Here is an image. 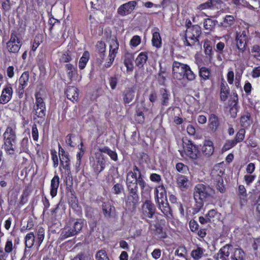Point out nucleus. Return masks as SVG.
I'll return each mask as SVG.
<instances>
[{"label":"nucleus","instance_id":"nucleus-1","mask_svg":"<svg viewBox=\"0 0 260 260\" xmlns=\"http://www.w3.org/2000/svg\"><path fill=\"white\" fill-rule=\"evenodd\" d=\"M125 182L127 191L125 206L128 210L134 211L140 200L138 185L141 188L142 194L144 190H148L150 187L145 181L141 170L136 165L133 167V171L127 173Z\"/></svg>","mask_w":260,"mask_h":260},{"label":"nucleus","instance_id":"nucleus-2","mask_svg":"<svg viewBox=\"0 0 260 260\" xmlns=\"http://www.w3.org/2000/svg\"><path fill=\"white\" fill-rule=\"evenodd\" d=\"M16 129L15 125L8 126L3 134V148L8 155H13L15 153L17 142Z\"/></svg>","mask_w":260,"mask_h":260},{"label":"nucleus","instance_id":"nucleus-3","mask_svg":"<svg viewBox=\"0 0 260 260\" xmlns=\"http://www.w3.org/2000/svg\"><path fill=\"white\" fill-rule=\"evenodd\" d=\"M84 223L83 219L70 218L61 231V238L65 239L77 235L82 230Z\"/></svg>","mask_w":260,"mask_h":260},{"label":"nucleus","instance_id":"nucleus-4","mask_svg":"<svg viewBox=\"0 0 260 260\" xmlns=\"http://www.w3.org/2000/svg\"><path fill=\"white\" fill-rule=\"evenodd\" d=\"M172 74L173 78L178 80L185 78L189 81H192L196 78L195 74L188 65L177 61L173 62Z\"/></svg>","mask_w":260,"mask_h":260},{"label":"nucleus","instance_id":"nucleus-5","mask_svg":"<svg viewBox=\"0 0 260 260\" xmlns=\"http://www.w3.org/2000/svg\"><path fill=\"white\" fill-rule=\"evenodd\" d=\"M35 101L32 109L34 114V119H40L44 120L46 115V106L45 98L40 91H37L35 93Z\"/></svg>","mask_w":260,"mask_h":260},{"label":"nucleus","instance_id":"nucleus-6","mask_svg":"<svg viewBox=\"0 0 260 260\" xmlns=\"http://www.w3.org/2000/svg\"><path fill=\"white\" fill-rule=\"evenodd\" d=\"M201 27L198 25H193L188 27L184 38L182 39L185 46H192L196 42H199V38L201 35Z\"/></svg>","mask_w":260,"mask_h":260},{"label":"nucleus","instance_id":"nucleus-7","mask_svg":"<svg viewBox=\"0 0 260 260\" xmlns=\"http://www.w3.org/2000/svg\"><path fill=\"white\" fill-rule=\"evenodd\" d=\"M45 231L44 228L42 226H38L36 231L37 236L36 240L35 236L33 232H30L27 234L24 238L25 247L30 248L35 244L38 247H40L45 238Z\"/></svg>","mask_w":260,"mask_h":260},{"label":"nucleus","instance_id":"nucleus-8","mask_svg":"<svg viewBox=\"0 0 260 260\" xmlns=\"http://www.w3.org/2000/svg\"><path fill=\"white\" fill-rule=\"evenodd\" d=\"M214 193V190L209 185L198 184L194 188L193 198L194 200L202 199L206 201L211 198Z\"/></svg>","mask_w":260,"mask_h":260},{"label":"nucleus","instance_id":"nucleus-9","mask_svg":"<svg viewBox=\"0 0 260 260\" xmlns=\"http://www.w3.org/2000/svg\"><path fill=\"white\" fill-rule=\"evenodd\" d=\"M68 203L75 213L79 217L82 215L81 207L79 205L78 199L72 186H68L66 188Z\"/></svg>","mask_w":260,"mask_h":260},{"label":"nucleus","instance_id":"nucleus-10","mask_svg":"<svg viewBox=\"0 0 260 260\" xmlns=\"http://www.w3.org/2000/svg\"><path fill=\"white\" fill-rule=\"evenodd\" d=\"M22 43L19 37V34L15 30H12L10 34V38L6 43V48L10 53L17 54L21 46Z\"/></svg>","mask_w":260,"mask_h":260},{"label":"nucleus","instance_id":"nucleus-11","mask_svg":"<svg viewBox=\"0 0 260 260\" xmlns=\"http://www.w3.org/2000/svg\"><path fill=\"white\" fill-rule=\"evenodd\" d=\"M29 74L28 71L24 72L19 79L15 82V92L19 99H22L25 92V88L28 85Z\"/></svg>","mask_w":260,"mask_h":260},{"label":"nucleus","instance_id":"nucleus-12","mask_svg":"<svg viewBox=\"0 0 260 260\" xmlns=\"http://www.w3.org/2000/svg\"><path fill=\"white\" fill-rule=\"evenodd\" d=\"M236 47L239 53H244L246 50V47L248 42V36L246 30H242L236 32L235 38Z\"/></svg>","mask_w":260,"mask_h":260},{"label":"nucleus","instance_id":"nucleus-13","mask_svg":"<svg viewBox=\"0 0 260 260\" xmlns=\"http://www.w3.org/2000/svg\"><path fill=\"white\" fill-rule=\"evenodd\" d=\"M156 212V207L152 202L148 199L142 204L141 213L143 219L152 218Z\"/></svg>","mask_w":260,"mask_h":260},{"label":"nucleus","instance_id":"nucleus-14","mask_svg":"<svg viewBox=\"0 0 260 260\" xmlns=\"http://www.w3.org/2000/svg\"><path fill=\"white\" fill-rule=\"evenodd\" d=\"M184 148L185 154L190 158L196 159L198 157L200 153L198 146L193 144L192 141L188 140L187 142L185 143Z\"/></svg>","mask_w":260,"mask_h":260},{"label":"nucleus","instance_id":"nucleus-15","mask_svg":"<svg viewBox=\"0 0 260 260\" xmlns=\"http://www.w3.org/2000/svg\"><path fill=\"white\" fill-rule=\"evenodd\" d=\"M149 111V109L145 105H137L135 108L134 119L138 124H143L145 120V113Z\"/></svg>","mask_w":260,"mask_h":260},{"label":"nucleus","instance_id":"nucleus-16","mask_svg":"<svg viewBox=\"0 0 260 260\" xmlns=\"http://www.w3.org/2000/svg\"><path fill=\"white\" fill-rule=\"evenodd\" d=\"M158 205L159 209L164 214L165 217L168 219H172L173 218L172 210L168 202L167 199L165 200H161L158 202H156Z\"/></svg>","mask_w":260,"mask_h":260},{"label":"nucleus","instance_id":"nucleus-17","mask_svg":"<svg viewBox=\"0 0 260 260\" xmlns=\"http://www.w3.org/2000/svg\"><path fill=\"white\" fill-rule=\"evenodd\" d=\"M123 104L126 105L131 103L135 97V89L134 86L126 87L121 92Z\"/></svg>","mask_w":260,"mask_h":260},{"label":"nucleus","instance_id":"nucleus-18","mask_svg":"<svg viewBox=\"0 0 260 260\" xmlns=\"http://www.w3.org/2000/svg\"><path fill=\"white\" fill-rule=\"evenodd\" d=\"M13 90L11 84L7 85L2 90L0 96V104L8 103L12 98Z\"/></svg>","mask_w":260,"mask_h":260},{"label":"nucleus","instance_id":"nucleus-19","mask_svg":"<svg viewBox=\"0 0 260 260\" xmlns=\"http://www.w3.org/2000/svg\"><path fill=\"white\" fill-rule=\"evenodd\" d=\"M91 167L94 172L99 175L105 168V160L104 158L101 155H98L95 154V158L93 160Z\"/></svg>","mask_w":260,"mask_h":260},{"label":"nucleus","instance_id":"nucleus-20","mask_svg":"<svg viewBox=\"0 0 260 260\" xmlns=\"http://www.w3.org/2000/svg\"><path fill=\"white\" fill-rule=\"evenodd\" d=\"M171 95L170 91L166 88L159 90V100L161 108L167 107L170 104Z\"/></svg>","mask_w":260,"mask_h":260},{"label":"nucleus","instance_id":"nucleus-21","mask_svg":"<svg viewBox=\"0 0 260 260\" xmlns=\"http://www.w3.org/2000/svg\"><path fill=\"white\" fill-rule=\"evenodd\" d=\"M137 5L135 1H129L121 5L118 9V13L121 16L131 13Z\"/></svg>","mask_w":260,"mask_h":260},{"label":"nucleus","instance_id":"nucleus-22","mask_svg":"<svg viewBox=\"0 0 260 260\" xmlns=\"http://www.w3.org/2000/svg\"><path fill=\"white\" fill-rule=\"evenodd\" d=\"M199 76L201 83L212 79L211 70L206 67H199Z\"/></svg>","mask_w":260,"mask_h":260},{"label":"nucleus","instance_id":"nucleus-23","mask_svg":"<svg viewBox=\"0 0 260 260\" xmlns=\"http://www.w3.org/2000/svg\"><path fill=\"white\" fill-rule=\"evenodd\" d=\"M64 68L69 80L71 82L76 80L78 75L77 67L74 66L72 63H66Z\"/></svg>","mask_w":260,"mask_h":260},{"label":"nucleus","instance_id":"nucleus-24","mask_svg":"<svg viewBox=\"0 0 260 260\" xmlns=\"http://www.w3.org/2000/svg\"><path fill=\"white\" fill-rule=\"evenodd\" d=\"M65 93L68 99L73 102H77L79 98V89L75 86H69L67 88Z\"/></svg>","mask_w":260,"mask_h":260},{"label":"nucleus","instance_id":"nucleus-25","mask_svg":"<svg viewBox=\"0 0 260 260\" xmlns=\"http://www.w3.org/2000/svg\"><path fill=\"white\" fill-rule=\"evenodd\" d=\"M203 154L206 156H211L214 151V147L213 142L209 140H205L202 148Z\"/></svg>","mask_w":260,"mask_h":260},{"label":"nucleus","instance_id":"nucleus-26","mask_svg":"<svg viewBox=\"0 0 260 260\" xmlns=\"http://www.w3.org/2000/svg\"><path fill=\"white\" fill-rule=\"evenodd\" d=\"M102 209L104 217L109 219L112 217V213L115 211V207L109 201L104 202L102 205Z\"/></svg>","mask_w":260,"mask_h":260},{"label":"nucleus","instance_id":"nucleus-27","mask_svg":"<svg viewBox=\"0 0 260 260\" xmlns=\"http://www.w3.org/2000/svg\"><path fill=\"white\" fill-rule=\"evenodd\" d=\"M155 201L158 202L161 200L167 199V191L164 185L161 184L157 186L154 189Z\"/></svg>","mask_w":260,"mask_h":260},{"label":"nucleus","instance_id":"nucleus-28","mask_svg":"<svg viewBox=\"0 0 260 260\" xmlns=\"http://www.w3.org/2000/svg\"><path fill=\"white\" fill-rule=\"evenodd\" d=\"M59 183V177L58 175L56 174V173H55V175L51 180L50 193L52 198H54L57 195Z\"/></svg>","mask_w":260,"mask_h":260},{"label":"nucleus","instance_id":"nucleus-29","mask_svg":"<svg viewBox=\"0 0 260 260\" xmlns=\"http://www.w3.org/2000/svg\"><path fill=\"white\" fill-rule=\"evenodd\" d=\"M152 45L153 46L159 48L161 46L162 40L161 38L159 32V29L157 27L154 28L152 30Z\"/></svg>","mask_w":260,"mask_h":260},{"label":"nucleus","instance_id":"nucleus-30","mask_svg":"<svg viewBox=\"0 0 260 260\" xmlns=\"http://www.w3.org/2000/svg\"><path fill=\"white\" fill-rule=\"evenodd\" d=\"M177 186L182 190H186L189 187V180L188 177L183 175H178L176 178Z\"/></svg>","mask_w":260,"mask_h":260},{"label":"nucleus","instance_id":"nucleus-31","mask_svg":"<svg viewBox=\"0 0 260 260\" xmlns=\"http://www.w3.org/2000/svg\"><path fill=\"white\" fill-rule=\"evenodd\" d=\"M230 247V245H225L221 248L218 252L214 256L216 260H228L230 254L229 250Z\"/></svg>","mask_w":260,"mask_h":260},{"label":"nucleus","instance_id":"nucleus-32","mask_svg":"<svg viewBox=\"0 0 260 260\" xmlns=\"http://www.w3.org/2000/svg\"><path fill=\"white\" fill-rule=\"evenodd\" d=\"M209 127L213 132H215L219 125V119L217 115L214 114H211L209 117Z\"/></svg>","mask_w":260,"mask_h":260},{"label":"nucleus","instance_id":"nucleus-33","mask_svg":"<svg viewBox=\"0 0 260 260\" xmlns=\"http://www.w3.org/2000/svg\"><path fill=\"white\" fill-rule=\"evenodd\" d=\"M148 58V52L146 51L141 52L139 53L135 60L136 66L139 68H143L147 62Z\"/></svg>","mask_w":260,"mask_h":260},{"label":"nucleus","instance_id":"nucleus-34","mask_svg":"<svg viewBox=\"0 0 260 260\" xmlns=\"http://www.w3.org/2000/svg\"><path fill=\"white\" fill-rule=\"evenodd\" d=\"M119 49V43L116 38L112 40V44L110 45L109 57L115 58Z\"/></svg>","mask_w":260,"mask_h":260},{"label":"nucleus","instance_id":"nucleus-35","mask_svg":"<svg viewBox=\"0 0 260 260\" xmlns=\"http://www.w3.org/2000/svg\"><path fill=\"white\" fill-rule=\"evenodd\" d=\"M99 151L101 153H104L108 154L110 158L114 161L118 160V155L117 152L115 151L112 150L108 147L104 146L103 147L99 148Z\"/></svg>","mask_w":260,"mask_h":260},{"label":"nucleus","instance_id":"nucleus-36","mask_svg":"<svg viewBox=\"0 0 260 260\" xmlns=\"http://www.w3.org/2000/svg\"><path fill=\"white\" fill-rule=\"evenodd\" d=\"M217 3L218 0H208L206 2L199 5L197 7V9L201 11L207 9H213Z\"/></svg>","mask_w":260,"mask_h":260},{"label":"nucleus","instance_id":"nucleus-37","mask_svg":"<svg viewBox=\"0 0 260 260\" xmlns=\"http://www.w3.org/2000/svg\"><path fill=\"white\" fill-rule=\"evenodd\" d=\"M29 151V138L24 137L20 142L19 153H27Z\"/></svg>","mask_w":260,"mask_h":260},{"label":"nucleus","instance_id":"nucleus-38","mask_svg":"<svg viewBox=\"0 0 260 260\" xmlns=\"http://www.w3.org/2000/svg\"><path fill=\"white\" fill-rule=\"evenodd\" d=\"M205 249L202 247L197 246V248L192 250L190 253L191 256L194 260H199L202 257Z\"/></svg>","mask_w":260,"mask_h":260},{"label":"nucleus","instance_id":"nucleus-39","mask_svg":"<svg viewBox=\"0 0 260 260\" xmlns=\"http://www.w3.org/2000/svg\"><path fill=\"white\" fill-rule=\"evenodd\" d=\"M216 20H213L210 18H206L204 20L203 25L206 30L209 31L213 30L217 23Z\"/></svg>","mask_w":260,"mask_h":260},{"label":"nucleus","instance_id":"nucleus-40","mask_svg":"<svg viewBox=\"0 0 260 260\" xmlns=\"http://www.w3.org/2000/svg\"><path fill=\"white\" fill-rule=\"evenodd\" d=\"M90 58L89 52L88 51H84L82 57L79 62V68L80 70H83L88 62Z\"/></svg>","mask_w":260,"mask_h":260},{"label":"nucleus","instance_id":"nucleus-41","mask_svg":"<svg viewBox=\"0 0 260 260\" xmlns=\"http://www.w3.org/2000/svg\"><path fill=\"white\" fill-rule=\"evenodd\" d=\"M95 48L96 51L100 54V56L103 59L105 56L106 45L104 41H99L96 44Z\"/></svg>","mask_w":260,"mask_h":260},{"label":"nucleus","instance_id":"nucleus-42","mask_svg":"<svg viewBox=\"0 0 260 260\" xmlns=\"http://www.w3.org/2000/svg\"><path fill=\"white\" fill-rule=\"evenodd\" d=\"M230 93V88L227 85L222 83L220 85V98L221 101H225Z\"/></svg>","mask_w":260,"mask_h":260},{"label":"nucleus","instance_id":"nucleus-43","mask_svg":"<svg viewBox=\"0 0 260 260\" xmlns=\"http://www.w3.org/2000/svg\"><path fill=\"white\" fill-rule=\"evenodd\" d=\"M203 47L204 48L205 54L208 56L209 58H211L213 56V50L211 42L208 39L205 40L204 42Z\"/></svg>","mask_w":260,"mask_h":260},{"label":"nucleus","instance_id":"nucleus-44","mask_svg":"<svg viewBox=\"0 0 260 260\" xmlns=\"http://www.w3.org/2000/svg\"><path fill=\"white\" fill-rule=\"evenodd\" d=\"M245 253L242 249L236 248L232 254V260H244Z\"/></svg>","mask_w":260,"mask_h":260},{"label":"nucleus","instance_id":"nucleus-45","mask_svg":"<svg viewBox=\"0 0 260 260\" xmlns=\"http://www.w3.org/2000/svg\"><path fill=\"white\" fill-rule=\"evenodd\" d=\"M235 18L232 15H226L222 22L220 23V25L224 28L231 27L234 22Z\"/></svg>","mask_w":260,"mask_h":260},{"label":"nucleus","instance_id":"nucleus-46","mask_svg":"<svg viewBox=\"0 0 260 260\" xmlns=\"http://www.w3.org/2000/svg\"><path fill=\"white\" fill-rule=\"evenodd\" d=\"M73 60L71 52L69 50L63 52L59 58V62L60 63H70Z\"/></svg>","mask_w":260,"mask_h":260},{"label":"nucleus","instance_id":"nucleus-47","mask_svg":"<svg viewBox=\"0 0 260 260\" xmlns=\"http://www.w3.org/2000/svg\"><path fill=\"white\" fill-rule=\"evenodd\" d=\"M240 124L243 127H247L251 123V115L249 113H247L246 115H243L240 117Z\"/></svg>","mask_w":260,"mask_h":260},{"label":"nucleus","instance_id":"nucleus-48","mask_svg":"<svg viewBox=\"0 0 260 260\" xmlns=\"http://www.w3.org/2000/svg\"><path fill=\"white\" fill-rule=\"evenodd\" d=\"M15 248V244L13 245L12 239H7L4 247L5 253H7V254L10 253L13 251Z\"/></svg>","mask_w":260,"mask_h":260},{"label":"nucleus","instance_id":"nucleus-49","mask_svg":"<svg viewBox=\"0 0 260 260\" xmlns=\"http://www.w3.org/2000/svg\"><path fill=\"white\" fill-rule=\"evenodd\" d=\"M194 201L195 203L194 204L193 207L192 208V211L193 214H197L203 208L204 205V202L205 201L202 199H199L194 200Z\"/></svg>","mask_w":260,"mask_h":260},{"label":"nucleus","instance_id":"nucleus-50","mask_svg":"<svg viewBox=\"0 0 260 260\" xmlns=\"http://www.w3.org/2000/svg\"><path fill=\"white\" fill-rule=\"evenodd\" d=\"M246 131L243 128H240L236 133L234 139L235 142L238 143L243 141L245 138Z\"/></svg>","mask_w":260,"mask_h":260},{"label":"nucleus","instance_id":"nucleus-51","mask_svg":"<svg viewBox=\"0 0 260 260\" xmlns=\"http://www.w3.org/2000/svg\"><path fill=\"white\" fill-rule=\"evenodd\" d=\"M43 41V36L42 35H37L36 36L32 43L31 50L35 51L40 44Z\"/></svg>","mask_w":260,"mask_h":260},{"label":"nucleus","instance_id":"nucleus-52","mask_svg":"<svg viewBox=\"0 0 260 260\" xmlns=\"http://www.w3.org/2000/svg\"><path fill=\"white\" fill-rule=\"evenodd\" d=\"M237 145V143L234 140H226L225 143L224 144L221 150L222 152L226 151L234 147Z\"/></svg>","mask_w":260,"mask_h":260},{"label":"nucleus","instance_id":"nucleus-53","mask_svg":"<svg viewBox=\"0 0 260 260\" xmlns=\"http://www.w3.org/2000/svg\"><path fill=\"white\" fill-rule=\"evenodd\" d=\"M124 190L122 183H117L115 184L111 189L112 192L114 194H120Z\"/></svg>","mask_w":260,"mask_h":260},{"label":"nucleus","instance_id":"nucleus-54","mask_svg":"<svg viewBox=\"0 0 260 260\" xmlns=\"http://www.w3.org/2000/svg\"><path fill=\"white\" fill-rule=\"evenodd\" d=\"M95 259L96 260H109L106 251L103 249L100 250L96 252Z\"/></svg>","mask_w":260,"mask_h":260},{"label":"nucleus","instance_id":"nucleus-55","mask_svg":"<svg viewBox=\"0 0 260 260\" xmlns=\"http://www.w3.org/2000/svg\"><path fill=\"white\" fill-rule=\"evenodd\" d=\"M155 233L159 239H162L167 237V233L164 231V229L160 225L156 226Z\"/></svg>","mask_w":260,"mask_h":260},{"label":"nucleus","instance_id":"nucleus-56","mask_svg":"<svg viewBox=\"0 0 260 260\" xmlns=\"http://www.w3.org/2000/svg\"><path fill=\"white\" fill-rule=\"evenodd\" d=\"M176 169L181 173L185 174L189 171L188 167L182 162H178L176 165Z\"/></svg>","mask_w":260,"mask_h":260},{"label":"nucleus","instance_id":"nucleus-57","mask_svg":"<svg viewBox=\"0 0 260 260\" xmlns=\"http://www.w3.org/2000/svg\"><path fill=\"white\" fill-rule=\"evenodd\" d=\"M2 9L4 12H7L10 11L11 5L10 0H3L0 1Z\"/></svg>","mask_w":260,"mask_h":260},{"label":"nucleus","instance_id":"nucleus-58","mask_svg":"<svg viewBox=\"0 0 260 260\" xmlns=\"http://www.w3.org/2000/svg\"><path fill=\"white\" fill-rule=\"evenodd\" d=\"M141 42V38L139 36L135 35L132 37L131 39L129 45L132 47H136L138 46Z\"/></svg>","mask_w":260,"mask_h":260},{"label":"nucleus","instance_id":"nucleus-59","mask_svg":"<svg viewBox=\"0 0 260 260\" xmlns=\"http://www.w3.org/2000/svg\"><path fill=\"white\" fill-rule=\"evenodd\" d=\"M124 64L126 68L127 71H133L134 70V64L133 59L129 57H126L124 60Z\"/></svg>","mask_w":260,"mask_h":260},{"label":"nucleus","instance_id":"nucleus-60","mask_svg":"<svg viewBox=\"0 0 260 260\" xmlns=\"http://www.w3.org/2000/svg\"><path fill=\"white\" fill-rule=\"evenodd\" d=\"M238 196L240 200H244L247 196L246 188L243 185L238 186Z\"/></svg>","mask_w":260,"mask_h":260},{"label":"nucleus","instance_id":"nucleus-61","mask_svg":"<svg viewBox=\"0 0 260 260\" xmlns=\"http://www.w3.org/2000/svg\"><path fill=\"white\" fill-rule=\"evenodd\" d=\"M42 202L43 204V214H45V213L48 210L50 206V203L49 200L45 196L42 197Z\"/></svg>","mask_w":260,"mask_h":260},{"label":"nucleus","instance_id":"nucleus-62","mask_svg":"<svg viewBox=\"0 0 260 260\" xmlns=\"http://www.w3.org/2000/svg\"><path fill=\"white\" fill-rule=\"evenodd\" d=\"M75 135L73 134H68L65 139L66 143L68 146L74 147L75 144L73 142L72 139L75 138Z\"/></svg>","mask_w":260,"mask_h":260},{"label":"nucleus","instance_id":"nucleus-63","mask_svg":"<svg viewBox=\"0 0 260 260\" xmlns=\"http://www.w3.org/2000/svg\"><path fill=\"white\" fill-rule=\"evenodd\" d=\"M217 214L218 212L216 210L211 209L206 214V217H207L208 221H209L210 222H211L212 221H214V218Z\"/></svg>","mask_w":260,"mask_h":260},{"label":"nucleus","instance_id":"nucleus-64","mask_svg":"<svg viewBox=\"0 0 260 260\" xmlns=\"http://www.w3.org/2000/svg\"><path fill=\"white\" fill-rule=\"evenodd\" d=\"M190 230L192 232H196L199 230V224L195 220H191L189 222Z\"/></svg>","mask_w":260,"mask_h":260}]
</instances>
